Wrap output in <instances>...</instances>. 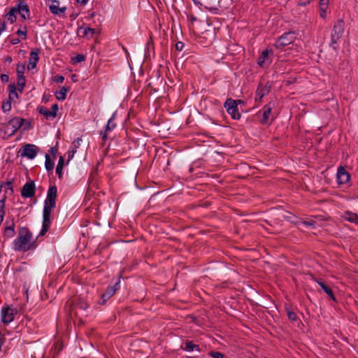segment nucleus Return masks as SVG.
Wrapping results in <instances>:
<instances>
[{
	"mask_svg": "<svg viewBox=\"0 0 358 358\" xmlns=\"http://www.w3.org/2000/svg\"><path fill=\"white\" fill-rule=\"evenodd\" d=\"M57 196V187L55 185H50L48 190L47 196L44 202V207L43 210V226L40 232V235L41 236H43L48 231L50 227L51 211L56 206Z\"/></svg>",
	"mask_w": 358,
	"mask_h": 358,
	"instance_id": "1",
	"label": "nucleus"
},
{
	"mask_svg": "<svg viewBox=\"0 0 358 358\" xmlns=\"http://www.w3.org/2000/svg\"><path fill=\"white\" fill-rule=\"evenodd\" d=\"M37 247L36 241L33 239L32 233L27 227H22L18 229L17 238L13 242V248L15 252H26L35 250Z\"/></svg>",
	"mask_w": 358,
	"mask_h": 358,
	"instance_id": "2",
	"label": "nucleus"
},
{
	"mask_svg": "<svg viewBox=\"0 0 358 358\" xmlns=\"http://www.w3.org/2000/svg\"><path fill=\"white\" fill-rule=\"evenodd\" d=\"M345 29V24L343 20H338L334 25L333 30L331 35V43L330 46L334 50H336L337 47L336 44L338 41L341 38Z\"/></svg>",
	"mask_w": 358,
	"mask_h": 358,
	"instance_id": "3",
	"label": "nucleus"
},
{
	"mask_svg": "<svg viewBox=\"0 0 358 358\" xmlns=\"http://www.w3.org/2000/svg\"><path fill=\"white\" fill-rule=\"evenodd\" d=\"M241 100H233L232 99H227L224 103V108L227 109L228 113L234 120H239L241 118V113L238 110V103H241Z\"/></svg>",
	"mask_w": 358,
	"mask_h": 358,
	"instance_id": "4",
	"label": "nucleus"
},
{
	"mask_svg": "<svg viewBox=\"0 0 358 358\" xmlns=\"http://www.w3.org/2000/svg\"><path fill=\"white\" fill-rule=\"evenodd\" d=\"M24 119L20 117H14L8 121L6 124L5 133L7 134L10 131L8 136H10L16 133V131L22 126Z\"/></svg>",
	"mask_w": 358,
	"mask_h": 358,
	"instance_id": "5",
	"label": "nucleus"
},
{
	"mask_svg": "<svg viewBox=\"0 0 358 358\" xmlns=\"http://www.w3.org/2000/svg\"><path fill=\"white\" fill-rule=\"evenodd\" d=\"M274 103L271 102L264 106L262 109V118L261 120L262 124H271L275 118V116L272 113V109Z\"/></svg>",
	"mask_w": 358,
	"mask_h": 358,
	"instance_id": "6",
	"label": "nucleus"
},
{
	"mask_svg": "<svg viewBox=\"0 0 358 358\" xmlns=\"http://www.w3.org/2000/svg\"><path fill=\"white\" fill-rule=\"evenodd\" d=\"M38 152V148L35 145L27 144L22 147L18 151V154L21 157H26L30 159H34Z\"/></svg>",
	"mask_w": 358,
	"mask_h": 358,
	"instance_id": "7",
	"label": "nucleus"
},
{
	"mask_svg": "<svg viewBox=\"0 0 358 358\" xmlns=\"http://www.w3.org/2000/svg\"><path fill=\"white\" fill-rule=\"evenodd\" d=\"M16 313L17 311L15 309L8 306L2 308L1 311L2 322L5 324L10 323L14 320Z\"/></svg>",
	"mask_w": 358,
	"mask_h": 358,
	"instance_id": "8",
	"label": "nucleus"
},
{
	"mask_svg": "<svg viewBox=\"0 0 358 358\" xmlns=\"http://www.w3.org/2000/svg\"><path fill=\"white\" fill-rule=\"evenodd\" d=\"M36 186L34 180H30L24 185L21 189V196L24 198H31L35 195Z\"/></svg>",
	"mask_w": 358,
	"mask_h": 358,
	"instance_id": "9",
	"label": "nucleus"
},
{
	"mask_svg": "<svg viewBox=\"0 0 358 358\" xmlns=\"http://www.w3.org/2000/svg\"><path fill=\"white\" fill-rule=\"evenodd\" d=\"M295 38L293 33H286L280 36L275 42V46L278 48L288 45Z\"/></svg>",
	"mask_w": 358,
	"mask_h": 358,
	"instance_id": "10",
	"label": "nucleus"
},
{
	"mask_svg": "<svg viewBox=\"0 0 358 358\" xmlns=\"http://www.w3.org/2000/svg\"><path fill=\"white\" fill-rule=\"evenodd\" d=\"M271 54V50H264L260 56L258 58L257 64L262 68L268 67L271 63V58L270 55Z\"/></svg>",
	"mask_w": 358,
	"mask_h": 358,
	"instance_id": "11",
	"label": "nucleus"
},
{
	"mask_svg": "<svg viewBox=\"0 0 358 358\" xmlns=\"http://www.w3.org/2000/svg\"><path fill=\"white\" fill-rule=\"evenodd\" d=\"M271 87V85L268 83L264 85L260 83L256 91L255 101H261L262 98L270 92Z\"/></svg>",
	"mask_w": 358,
	"mask_h": 358,
	"instance_id": "12",
	"label": "nucleus"
},
{
	"mask_svg": "<svg viewBox=\"0 0 358 358\" xmlns=\"http://www.w3.org/2000/svg\"><path fill=\"white\" fill-rule=\"evenodd\" d=\"M38 111L41 114L43 115L46 119H53L57 116L58 106L57 104H53L51 107V110H48L45 107H41Z\"/></svg>",
	"mask_w": 358,
	"mask_h": 358,
	"instance_id": "13",
	"label": "nucleus"
},
{
	"mask_svg": "<svg viewBox=\"0 0 358 358\" xmlns=\"http://www.w3.org/2000/svg\"><path fill=\"white\" fill-rule=\"evenodd\" d=\"M119 288V282H116L113 287H108L106 292L101 294V301L99 304L103 305L115 293L116 290Z\"/></svg>",
	"mask_w": 358,
	"mask_h": 358,
	"instance_id": "14",
	"label": "nucleus"
},
{
	"mask_svg": "<svg viewBox=\"0 0 358 358\" xmlns=\"http://www.w3.org/2000/svg\"><path fill=\"white\" fill-rule=\"evenodd\" d=\"M50 1L52 4L49 6V9L52 14L59 15L65 13L66 7L59 8V1L58 0H50Z\"/></svg>",
	"mask_w": 358,
	"mask_h": 358,
	"instance_id": "15",
	"label": "nucleus"
},
{
	"mask_svg": "<svg viewBox=\"0 0 358 358\" xmlns=\"http://www.w3.org/2000/svg\"><path fill=\"white\" fill-rule=\"evenodd\" d=\"M39 53L40 50L38 49H35L31 52L30 58L27 66L28 69H34L36 66V64L39 60Z\"/></svg>",
	"mask_w": 358,
	"mask_h": 358,
	"instance_id": "16",
	"label": "nucleus"
},
{
	"mask_svg": "<svg viewBox=\"0 0 358 358\" xmlns=\"http://www.w3.org/2000/svg\"><path fill=\"white\" fill-rule=\"evenodd\" d=\"M17 9V13H20L22 17L24 20H26L27 18H28L29 17V7L27 5V3H24V1H22L20 2V3L18 4V8Z\"/></svg>",
	"mask_w": 358,
	"mask_h": 358,
	"instance_id": "17",
	"label": "nucleus"
},
{
	"mask_svg": "<svg viewBox=\"0 0 358 358\" xmlns=\"http://www.w3.org/2000/svg\"><path fill=\"white\" fill-rule=\"evenodd\" d=\"M15 223L13 220L10 224L5 227L3 230V236L6 238H11L15 236Z\"/></svg>",
	"mask_w": 358,
	"mask_h": 358,
	"instance_id": "18",
	"label": "nucleus"
},
{
	"mask_svg": "<svg viewBox=\"0 0 358 358\" xmlns=\"http://www.w3.org/2000/svg\"><path fill=\"white\" fill-rule=\"evenodd\" d=\"M343 218L350 222L358 225V214L347 210L343 215Z\"/></svg>",
	"mask_w": 358,
	"mask_h": 358,
	"instance_id": "19",
	"label": "nucleus"
},
{
	"mask_svg": "<svg viewBox=\"0 0 358 358\" xmlns=\"http://www.w3.org/2000/svg\"><path fill=\"white\" fill-rule=\"evenodd\" d=\"M315 281L331 300L336 301L333 290L329 287L326 285L321 280H315Z\"/></svg>",
	"mask_w": 358,
	"mask_h": 358,
	"instance_id": "20",
	"label": "nucleus"
},
{
	"mask_svg": "<svg viewBox=\"0 0 358 358\" xmlns=\"http://www.w3.org/2000/svg\"><path fill=\"white\" fill-rule=\"evenodd\" d=\"M95 33L94 29L92 28H84V27H80L78 31V34L81 36H92Z\"/></svg>",
	"mask_w": 358,
	"mask_h": 358,
	"instance_id": "21",
	"label": "nucleus"
},
{
	"mask_svg": "<svg viewBox=\"0 0 358 358\" xmlns=\"http://www.w3.org/2000/svg\"><path fill=\"white\" fill-rule=\"evenodd\" d=\"M182 349L187 352L193 350L200 352L199 345L194 344L192 341H187L185 343V346L182 348Z\"/></svg>",
	"mask_w": 358,
	"mask_h": 358,
	"instance_id": "22",
	"label": "nucleus"
},
{
	"mask_svg": "<svg viewBox=\"0 0 358 358\" xmlns=\"http://www.w3.org/2000/svg\"><path fill=\"white\" fill-rule=\"evenodd\" d=\"M336 177L338 179H341V178H343V177H345L346 179H350V173L343 166H340L338 169Z\"/></svg>",
	"mask_w": 358,
	"mask_h": 358,
	"instance_id": "23",
	"label": "nucleus"
},
{
	"mask_svg": "<svg viewBox=\"0 0 358 358\" xmlns=\"http://www.w3.org/2000/svg\"><path fill=\"white\" fill-rule=\"evenodd\" d=\"M115 127V124L113 122V117H111L108 121L106 127V130L104 133L102 134V138L103 140L107 138V132L111 131Z\"/></svg>",
	"mask_w": 358,
	"mask_h": 358,
	"instance_id": "24",
	"label": "nucleus"
},
{
	"mask_svg": "<svg viewBox=\"0 0 358 358\" xmlns=\"http://www.w3.org/2000/svg\"><path fill=\"white\" fill-rule=\"evenodd\" d=\"M17 13V9L16 8H12L10 11L7 13L8 20L10 22V23H13L16 20V13Z\"/></svg>",
	"mask_w": 358,
	"mask_h": 358,
	"instance_id": "25",
	"label": "nucleus"
},
{
	"mask_svg": "<svg viewBox=\"0 0 358 358\" xmlns=\"http://www.w3.org/2000/svg\"><path fill=\"white\" fill-rule=\"evenodd\" d=\"M67 89L65 87H62L59 91L56 92V98L58 100H64L66 96Z\"/></svg>",
	"mask_w": 358,
	"mask_h": 358,
	"instance_id": "26",
	"label": "nucleus"
},
{
	"mask_svg": "<svg viewBox=\"0 0 358 358\" xmlns=\"http://www.w3.org/2000/svg\"><path fill=\"white\" fill-rule=\"evenodd\" d=\"M45 169L48 171H52L53 169H54V162H52L50 156L46 154L45 155Z\"/></svg>",
	"mask_w": 358,
	"mask_h": 358,
	"instance_id": "27",
	"label": "nucleus"
},
{
	"mask_svg": "<svg viewBox=\"0 0 358 358\" xmlns=\"http://www.w3.org/2000/svg\"><path fill=\"white\" fill-rule=\"evenodd\" d=\"M286 312L287 317L289 320L292 322H295L297 320V315L294 311H293L292 309L289 308H286Z\"/></svg>",
	"mask_w": 358,
	"mask_h": 358,
	"instance_id": "28",
	"label": "nucleus"
},
{
	"mask_svg": "<svg viewBox=\"0 0 358 358\" xmlns=\"http://www.w3.org/2000/svg\"><path fill=\"white\" fill-rule=\"evenodd\" d=\"M9 99L11 100L13 99L17 98L18 94L16 92L15 86L13 84L9 85Z\"/></svg>",
	"mask_w": 358,
	"mask_h": 358,
	"instance_id": "29",
	"label": "nucleus"
},
{
	"mask_svg": "<svg viewBox=\"0 0 358 358\" xmlns=\"http://www.w3.org/2000/svg\"><path fill=\"white\" fill-rule=\"evenodd\" d=\"M17 87L18 90L21 92L25 85V78L24 76H17Z\"/></svg>",
	"mask_w": 358,
	"mask_h": 358,
	"instance_id": "30",
	"label": "nucleus"
},
{
	"mask_svg": "<svg viewBox=\"0 0 358 358\" xmlns=\"http://www.w3.org/2000/svg\"><path fill=\"white\" fill-rule=\"evenodd\" d=\"M301 223L307 227L311 228H315L316 225V222L311 219L301 221Z\"/></svg>",
	"mask_w": 358,
	"mask_h": 358,
	"instance_id": "31",
	"label": "nucleus"
},
{
	"mask_svg": "<svg viewBox=\"0 0 358 358\" xmlns=\"http://www.w3.org/2000/svg\"><path fill=\"white\" fill-rule=\"evenodd\" d=\"M24 71H25V66L24 64L21 65V64H18L17 66V69H16V72H17V76H24Z\"/></svg>",
	"mask_w": 358,
	"mask_h": 358,
	"instance_id": "32",
	"label": "nucleus"
},
{
	"mask_svg": "<svg viewBox=\"0 0 358 358\" xmlns=\"http://www.w3.org/2000/svg\"><path fill=\"white\" fill-rule=\"evenodd\" d=\"M11 109V102H10V100H8L6 101V102H3V105H2V110H3V112L6 113V112H8L10 111Z\"/></svg>",
	"mask_w": 358,
	"mask_h": 358,
	"instance_id": "33",
	"label": "nucleus"
},
{
	"mask_svg": "<svg viewBox=\"0 0 358 358\" xmlns=\"http://www.w3.org/2000/svg\"><path fill=\"white\" fill-rule=\"evenodd\" d=\"M209 355L211 356L213 358H223L224 355L220 352H210Z\"/></svg>",
	"mask_w": 358,
	"mask_h": 358,
	"instance_id": "34",
	"label": "nucleus"
},
{
	"mask_svg": "<svg viewBox=\"0 0 358 358\" xmlns=\"http://www.w3.org/2000/svg\"><path fill=\"white\" fill-rule=\"evenodd\" d=\"M85 59V57L83 55H78L76 57H75V62H83Z\"/></svg>",
	"mask_w": 358,
	"mask_h": 358,
	"instance_id": "35",
	"label": "nucleus"
},
{
	"mask_svg": "<svg viewBox=\"0 0 358 358\" xmlns=\"http://www.w3.org/2000/svg\"><path fill=\"white\" fill-rule=\"evenodd\" d=\"M3 185H5L7 189L13 191V182L11 180H8L7 182H3Z\"/></svg>",
	"mask_w": 358,
	"mask_h": 358,
	"instance_id": "36",
	"label": "nucleus"
},
{
	"mask_svg": "<svg viewBox=\"0 0 358 358\" xmlns=\"http://www.w3.org/2000/svg\"><path fill=\"white\" fill-rule=\"evenodd\" d=\"M17 34L19 36H24V38H26V35H27V30H26V28H24V30L19 29V30L17 31Z\"/></svg>",
	"mask_w": 358,
	"mask_h": 358,
	"instance_id": "37",
	"label": "nucleus"
},
{
	"mask_svg": "<svg viewBox=\"0 0 358 358\" xmlns=\"http://www.w3.org/2000/svg\"><path fill=\"white\" fill-rule=\"evenodd\" d=\"M184 48V44L182 42H178L176 44V48L178 51H181Z\"/></svg>",
	"mask_w": 358,
	"mask_h": 358,
	"instance_id": "38",
	"label": "nucleus"
},
{
	"mask_svg": "<svg viewBox=\"0 0 358 358\" xmlns=\"http://www.w3.org/2000/svg\"><path fill=\"white\" fill-rule=\"evenodd\" d=\"M327 8H324V7L320 6V17H321L325 18Z\"/></svg>",
	"mask_w": 358,
	"mask_h": 358,
	"instance_id": "39",
	"label": "nucleus"
},
{
	"mask_svg": "<svg viewBox=\"0 0 358 358\" xmlns=\"http://www.w3.org/2000/svg\"><path fill=\"white\" fill-rule=\"evenodd\" d=\"M64 80V78L62 76H57L54 78V80L56 83H63Z\"/></svg>",
	"mask_w": 358,
	"mask_h": 358,
	"instance_id": "40",
	"label": "nucleus"
},
{
	"mask_svg": "<svg viewBox=\"0 0 358 358\" xmlns=\"http://www.w3.org/2000/svg\"><path fill=\"white\" fill-rule=\"evenodd\" d=\"M80 141H82L81 138H78L76 141H74L73 143V149L76 150L78 147L80 145Z\"/></svg>",
	"mask_w": 358,
	"mask_h": 358,
	"instance_id": "41",
	"label": "nucleus"
},
{
	"mask_svg": "<svg viewBox=\"0 0 358 358\" xmlns=\"http://www.w3.org/2000/svg\"><path fill=\"white\" fill-rule=\"evenodd\" d=\"M329 3V0H320V6L327 8Z\"/></svg>",
	"mask_w": 358,
	"mask_h": 358,
	"instance_id": "42",
	"label": "nucleus"
},
{
	"mask_svg": "<svg viewBox=\"0 0 358 358\" xmlns=\"http://www.w3.org/2000/svg\"><path fill=\"white\" fill-rule=\"evenodd\" d=\"M5 201L4 199H0V212H5Z\"/></svg>",
	"mask_w": 358,
	"mask_h": 358,
	"instance_id": "43",
	"label": "nucleus"
},
{
	"mask_svg": "<svg viewBox=\"0 0 358 358\" xmlns=\"http://www.w3.org/2000/svg\"><path fill=\"white\" fill-rule=\"evenodd\" d=\"M1 79L2 82L7 83L9 80V77L6 74H2L1 76Z\"/></svg>",
	"mask_w": 358,
	"mask_h": 358,
	"instance_id": "44",
	"label": "nucleus"
},
{
	"mask_svg": "<svg viewBox=\"0 0 358 358\" xmlns=\"http://www.w3.org/2000/svg\"><path fill=\"white\" fill-rule=\"evenodd\" d=\"M76 152V150L72 149V150L69 152V159L68 162L70 160L71 158H72L74 155V154Z\"/></svg>",
	"mask_w": 358,
	"mask_h": 358,
	"instance_id": "45",
	"label": "nucleus"
},
{
	"mask_svg": "<svg viewBox=\"0 0 358 358\" xmlns=\"http://www.w3.org/2000/svg\"><path fill=\"white\" fill-rule=\"evenodd\" d=\"M57 166L63 169V166H64V158L62 157H60L59 162H58V164H57Z\"/></svg>",
	"mask_w": 358,
	"mask_h": 358,
	"instance_id": "46",
	"label": "nucleus"
},
{
	"mask_svg": "<svg viewBox=\"0 0 358 358\" xmlns=\"http://www.w3.org/2000/svg\"><path fill=\"white\" fill-rule=\"evenodd\" d=\"M62 168H59V167L57 166L56 173L58 174V176L59 178L62 177Z\"/></svg>",
	"mask_w": 358,
	"mask_h": 358,
	"instance_id": "47",
	"label": "nucleus"
},
{
	"mask_svg": "<svg viewBox=\"0 0 358 358\" xmlns=\"http://www.w3.org/2000/svg\"><path fill=\"white\" fill-rule=\"evenodd\" d=\"M350 180H336V185L338 186H340L341 185H343V184H345L346 182H348Z\"/></svg>",
	"mask_w": 358,
	"mask_h": 358,
	"instance_id": "48",
	"label": "nucleus"
},
{
	"mask_svg": "<svg viewBox=\"0 0 358 358\" xmlns=\"http://www.w3.org/2000/svg\"><path fill=\"white\" fill-rule=\"evenodd\" d=\"M6 29V25L5 22L1 23L0 30L3 32Z\"/></svg>",
	"mask_w": 358,
	"mask_h": 358,
	"instance_id": "49",
	"label": "nucleus"
},
{
	"mask_svg": "<svg viewBox=\"0 0 358 358\" xmlns=\"http://www.w3.org/2000/svg\"><path fill=\"white\" fill-rule=\"evenodd\" d=\"M4 215H5V212H0V224H1L2 221L3 220Z\"/></svg>",
	"mask_w": 358,
	"mask_h": 358,
	"instance_id": "50",
	"label": "nucleus"
},
{
	"mask_svg": "<svg viewBox=\"0 0 358 358\" xmlns=\"http://www.w3.org/2000/svg\"><path fill=\"white\" fill-rule=\"evenodd\" d=\"M77 2L81 5H85L87 3V0H77Z\"/></svg>",
	"mask_w": 358,
	"mask_h": 358,
	"instance_id": "51",
	"label": "nucleus"
},
{
	"mask_svg": "<svg viewBox=\"0 0 358 358\" xmlns=\"http://www.w3.org/2000/svg\"><path fill=\"white\" fill-rule=\"evenodd\" d=\"M89 181H90L89 185L93 187L96 185L97 180H89Z\"/></svg>",
	"mask_w": 358,
	"mask_h": 358,
	"instance_id": "52",
	"label": "nucleus"
},
{
	"mask_svg": "<svg viewBox=\"0 0 358 358\" xmlns=\"http://www.w3.org/2000/svg\"><path fill=\"white\" fill-rule=\"evenodd\" d=\"M19 42H20V40L18 38L13 39L11 41L12 44H14V45L17 44Z\"/></svg>",
	"mask_w": 358,
	"mask_h": 358,
	"instance_id": "53",
	"label": "nucleus"
},
{
	"mask_svg": "<svg viewBox=\"0 0 358 358\" xmlns=\"http://www.w3.org/2000/svg\"><path fill=\"white\" fill-rule=\"evenodd\" d=\"M51 152L52 154L57 152V149L55 147L51 148Z\"/></svg>",
	"mask_w": 358,
	"mask_h": 358,
	"instance_id": "54",
	"label": "nucleus"
},
{
	"mask_svg": "<svg viewBox=\"0 0 358 358\" xmlns=\"http://www.w3.org/2000/svg\"><path fill=\"white\" fill-rule=\"evenodd\" d=\"M6 62L10 63L12 62V58L10 57H7L6 59Z\"/></svg>",
	"mask_w": 358,
	"mask_h": 358,
	"instance_id": "55",
	"label": "nucleus"
},
{
	"mask_svg": "<svg viewBox=\"0 0 358 358\" xmlns=\"http://www.w3.org/2000/svg\"><path fill=\"white\" fill-rule=\"evenodd\" d=\"M310 2L308 1V2H300L299 4L301 5V6H306V4L309 3Z\"/></svg>",
	"mask_w": 358,
	"mask_h": 358,
	"instance_id": "56",
	"label": "nucleus"
},
{
	"mask_svg": "<svg viewBox=\"0 0 358 358\" xmlns=\"http://www.w3.org/2000/svg\"><path fill=\"white\" fill-rule=\"evenodd\" d=\"M3 186V182H0V192H1V189Z\"/></svg>",
	"mask_w": 358,
	"mask_h": 358,
	"instance_id": "57",
	"label": "nucleus"
},
{
	"mask_svg": "<svg viewBox=\"0 0 358 358\" xmlns=\"http://www.w3.org/2000/svg\"><path fill=\"white\" fill-rule=\"evenodd\" d=\"M195 3H199V0H193Z\"/></svg>",
	"mask_w": 358,
	"mask_h": 358,
	"instance_id": "58",
	"label": "nucleus"
},
{
	"mask_svg": "<svg viewBox=\"0 0 358 358\" xmlns=\"http://www.w3.org/2000/svg\"><path fill=\"white\" fill-rule=\"evenodd\" d=\"M17 270H18V271H22V268L21 267H20Z\"/></svg>",
	"mask_w": 358,
	"mask_h": 358,
	"instance_id": "59",
	"label": "nucleus"
},
{
	"mask_svg": "<svg viewBox=\"0 0 358 358\" xmlns=\"http://www.w3.org/2000/svg\"><path fill=\"white\" fill-rule=\"evenodd\" d=\"M2 31L0 30V35L1 34Z\"/></svg>",
	"mask_w": 358,
	"mask_h": 358,
	"instance_id": "60",
	"label": "nucleus"
}]
</instances>
